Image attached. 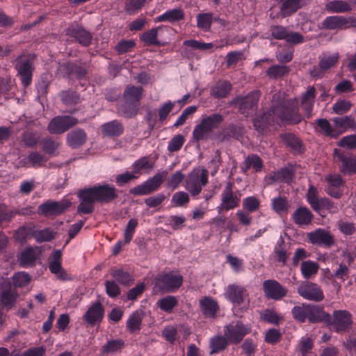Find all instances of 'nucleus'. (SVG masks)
Returning a JSON list of instances; mask_svg holds the SVG:
<instances>
[{
  "mask_svg": "<svg viewBox=\"0 0 356 356\" xmlns=\"http://www.w3.org/2000/svg\"><path fill=\"white\" fill-rule=\"evenodd\" d=\"M297 292L303 298L314 302H321L325 298L321 287L317 284L311 282H302L298 287Z\"/></svg>",
  "mask_w": 356,
  "mask_h": 356,
  "instance_id": "18",
  "label": "nucleus"
},
{
  "mask_svg": "<svg viewBox=\"0 0 356 356\" xmlns=\"http://www.w3.org/2000/svg\"><path fill=\"white\" fill-rule=\"evenodd\" d=\"M42 151L50 156L58 154L57 150L61 145V142L52 137L48 136L41 140Z\"/></svg>",
  "mask_w": 356,
  "mask_h": 356,
  "instance_id": "46",
  "label": "nucleus"
},
{
  "mask_svg": "<svg viewBox=\"0 0 356 356\" xmlns=\"http://www.w3.org/2000/svg\"><path fill=\"white\" fill-rule=\"evenodd\" d=\"M124 131L122 123L118 120H113L102 125L103 135L110 138H118L124 133Z\"/></svg>",
  "mask_w": 356,
  "mask_h": 356,
  "instance_id": "35",
  "label": "nucleus"
},
{
  "mask_svg": "<svg viewBox=\"0 0 356 356\" xmlns=\"http://www.w3.org/2000/svg\"><path fill=\"white\" fill-rule=\"evenodd\" d=\"M183 276L170 271L158 274L154 278L153 290L155 293H173L183 284Z\"/></svg>",
  "mask_w": 356,
  "mask_h": 356,
  "instance_id": "5",
  "label": "nucleus"
},
{
  "mask_svg": "<svg viewBox=\"0 0 356 356\" xmlns=\"http://www.w3.org/2000/svg\"><path fill=\"white\" fill-rule=\"evenodd\" d=\"M254 129L260 134L267 133L270 127L276 124V120L270 111V108L266 112L257 115L252 120Z\"/></svg>",
  "mask_w": 356,
  "mask_h": 356,
  "instance_id": "22",
  "label": "nucleus"
},
{
  "mask_svg": "<svg viewBox=\"0 0 356 356\" xmlns=\"http://www.w3.org/2000/svg\"><path fill=\"white\" fill-rule=\"evenodd\" d=\"M224 118L220 113H213L202 118L193 131V139L195 142L207 140L208 135L215 129H218L223 122Z\"/></svg>",
  "mask_w": 356,
  "mask_h": 356,
  "instance_id": "8",
  "label": "nucleus"
},
{
  "mask_svg": "<svg viewBox=\"0 0 356 356\" xmlns=\"http://www.w3.org/2000/svg\"><path fill=\"white\" fill-rule=\"evenodd\" d=\"M234 183L229 181L221 193V202L218 207V212L228 211L240 205L241 193L239 191H234Z\"/></svg>",
  "mask_w": 356,
  "mask_h": 356,
  "instance_id": "10",
  "label": "nucleus"
},
{
  "mask_svg": "<svg viewBox=\"0 0 356 356\" xmlns=\"http://www.w3.org/2000/svg\"><path fill=\"white\" fill-rule=\"evenodd\" d=\"M168 172L164 170L156 173L143 184L137 185L129 190V194L135 196L146 195L156 191L164 182Z\"/></svg>",
  "mask_w": 356,
  "mask_h": 356,
  "instance_id": "11",
  "label": "nucleus"
},
{
  "mask_svg": "<svg viewBox=\"0 0 356 356\" xmlns=\"http://www.w3.org/2000/svg\"><path fill=\"white\" fill-rule=\"evenodd\" d=\"M87 139L88 136L85 130L81 128H76L67 134L66 142L72 149H78L86 143Z\"/></svg>",
  "mask_w": 356,
  "mask_h": 356,
  "instance_id": "30",
  "label": "nucleus"
},
{
  "mask_svg": "<svg viewBox=\"0 0 356 356\" xmlns=\"http://www.w3.org/2000/svg\"><path fill=\"white\" fill-rule=\"evenodd\" d=\"M143 316L140 312L135 311L129 317L126 327L129 333L133 334L141 330Z\"/></svg>",
  "mask_w": 356,
  "mask_h": 356,
  "instance_id": "47",
  "label": "nucleus"
},
{
  "mask_svg": "<svg viewBox=\"0 0 356 356\" xmlns=\"http://www.w3.org/2000/svg\"><path fill=\"white\" fill-rule=\"evenodd\" d=\"M22 57V56H19L17 58L15 68L17 71L18 75L20 76L22 86L24 88H27L32 83L34 67L29 59L21 60Z\"/></svg>",
  "mask_w": 356,
  "mask_h": 356,
  "instance_id": "21",
  "label": "nucleus"
},
{
  "mask_svg": "<svg viewBox=\"0 0 356 356\" xmlns=\"http://www.w3.org/2000/svg\"><path fill=\"white\" fill-rule=\"evenodd\" d=\"M12 284L15 289L17 287H24L28 285L31 282V277L29 275L24 272L15 273L12 277Z\"/></svg>",
  "mask_w": 356,
  "mask_h": 356,
  "instance_id": "60",
  "label": "nucleus"
},
{
  "mask_svg": "<svg viewBox=\"0 0 356 356\" xmlns=\"http://www.w3.org/2000/svg\"><path fill=\"white\" fill-rule=\"evenodd\" d=\"M332 122L335 129L340 132V135L348 129L355 130L356 129V120L353 115L335 117L332 118Z\"/></svg>",
  "mask_w": 356,
  "mask_h": 356,
  "instance_id": "32",
  "label": "nucleus"
},
{
  "mask_svg": "<svg viewBox=\"0 0 356 356\" xmlns=\"http://www.w3.org/2000/svg\"><path fill=\"white\" fill-rule=\"evenodd\" d=\"M18 293L8 278L0 281V304L6 310L11 309L16 302Z\"/></svg>",
  "mask_w": 356,
  "mask_h": 356,
  "instance_id": "14",
  "label": "nucleus"
},
{
  "mask_svg": "<svg viewBox=\"0 0 356 356\" xmlns=\"http://www.w3.org/2000/svg\"><path fill=\"white\" fill-rule=\"evenodd\" d=\"M61 67L70 79L74 77L80 82L87 79L88 69L85 65L77 62L67 61L63 63Z\"/></svg>",
  "mask_w": 356,
  "mask_h": 356,
  "instance_id": "26",
  "label": "nucleus"
},
{
  "mask_svg": "<svg viewBox=\"0 0 356 356\" xmlns=\"http://www.w3.org/2000/svg\"><path fill=\"white\" fill-rule=\"evenodd\" d=\"M57 232L50 228H44L42 230H34L33 237L38 243L51 241L56 236Z\"/></svg>",
  "mask_w": 356,
  "mask_h": 356,
  "instance_id": "55",
  "label": "nucleus"
},
{
  "mask_svg": "<svg viewBox=\"0 0 356 356\" xmlns=\"http://www.w3.org/2000/svg\"><path fill=\"white\" fill-rule=\"evenodd\" d=\"M79 123V120L71 115H58L51 120L47 131L51 134H61Z\"/></svg>",
  "mask_w": 356,
  "mask_h": 356,
  "instance_id": "15",
  "label": "nucleus"
},
{
  "mask_svg": "<svg viewBox=\"0 0 356 356\" xmlns=\"http://www.w3.org/2000/svg\"><path fill=\"white\" fill-rule=\"evenodd\" d=\"M59 97L62 103L67 106L76 105L81 102L80 95L72 90H62Z\"/></svg>",
  "mask_w": 356,
  "mask_h": 356,
  "instance_id": "49",
  "label": "nucleus"
},
{
  "mask_svg": "<svg viewBox=\"0 0 356 356\" xmlns=\"http://www.w3.org/2000/svg\"><path fill=\"white\" fill-rule=\"evenodd\" d=\"M185 18V14L181 8H175L169 10L163 14L157 16L154 21L155 22H168L171 24L180 22L184 20Z\"/></svg>",
  "mask_w": 356,
  "mask_h": 356,
  "instance_id": "39",
  "label": "nucleus"
},
{
  "mask_svg": "<svg viewBox=\"0 0 356 356\" xmlns=\"http://www.w3.org/2000/svg\"><path fill=\"white\" fill-rule=\"evenodd\" d=\"M292 218L299 226L308 225L312 222L314 215L307 207H300L293 213Z\"/></svg>",
  "mask_w": 356,
  "mask_h": 356,
  "instance_id": "38",
  "label": "nucleus"
},
{
  "mask_svg": "<svg viewBox=\"0 0 356 356\" xmlns=\"http://www.w3.org/2000/svg\"><path fill=\"white\" fill-rule=\"evenodd\" d=\"M316 90L314 86H309L307 91L302 95L300 105L305 112V117L308 119L312 118Z\"/></svg>",
  "mask_w": 356,
  "mask_h": 356,
  "instance_id": "29",
  "label": "nucleus"
},
{
  "mask_svg": "<svg viewBox=\"0 0 356 356\" xmlns=\"http://www.w3.org/2000/svg\"><path fill=\"white\" fill-rule=\"evenodd\" d=\"M325 325L337 333L348 332L353 325V315L346 309L334 310L332 315L328 313Z\"/></svg>",
  "mask_w": 356,
  "mask_h": 356,
  "instance_id": "7",
  "label": "nucleus"
},
{
  "mask_svg": "<svg viewBox=\"0 0 356 356\" xmlns=\"http://www.w3.org/2000/svg\"><path fill=\"white\" fill-rule=\"evenodd\" d=\"M224 335L231 344H239L247 334L250 333V327L242 321H237L224 327Z\"/></svg>",
  "mask_w": 356,
  "mask_h": 356,
  "instance_id": "12",
  "label": "nucleus"
},
{
  "mask_svg": "<svg viewBox=\"0 0 356 356\" xmlns=\"http://www.w3.org/2000/svg\"><path fill=\"white\" fill-rule=\"evenodd\" d=\"M282 140L293 150L301 152L302 143L300 139L292 133H285L280 136Z\"/></svg>",
  "mask_w": 356,
  "mask_h": 356,
  "instance_id": "50",
  "label": "nucleus"
},
{
  "mask_svg": "<svg viewBox=\"0 0 356 356\" xmlns=\"http://www.w3.org/2000/svg\"><path fill=\"white\" fill-rule=\"evenodd\" d=\"M263 291L266 298L280 300L287 294V289L275 280H266L263 282Z\"/></svg>",
  "mask_w": 356,
  "mask_h": 356,
  "instance_id": "20",
  "label": "nucleus"
},
{
  "mask_svg": "<svg viewBox=\"0 0 356 356\" xmlns=\"http://www.w3.org/2000/svg\"><path fill=\"white\" fill-rule=\"evenodd\" d=\"M146 0H127L124 3V10L129 15H134L145 6Z\"/></svg>",
  "mask_w": 356,
  "mask_h": 356,
  "instance_id": "59",
  "label": "nucleus"
},
{
  "mask_svg": "<svg viewBox=\"0 0 356 356\" xmlns=\"http://www.w3.org/2000/svg\"><path fill=\"white\" fill-rule=\"evenodd\" d=\"M296 164L289 163L287 166L278 170H275L269 174L268 179L272 182H282L290 184L293 182L296 175Z\"/></svg>",
  "mask_w": 356,
  "mask_h": 356,
  "instance_id": "24",
  "label": "nucleus"
},
{
  "mask_svg": "<svg viewBox=\"0 0 356 356\" xmlns=\"http://www.w3.org/2000/svg\"><path fill=\"white\" fill-rule=\"evenodd\" d=\"M138 224L136 218H131L128 221L124 232V243L129 244L131 241Z\"/></svg>",
  "mask_w": 356,
  "mask_h": 356,
  "instance_id": "61",
  "label": "nucleus"
},
{
  "mask_svg": "<svg viewBox=\"0 0 356 356\" xmlns=\"http://www.w3.org/2000/svg\"><path fill=\"white\" fill-rule=\"evenodd\" d=\"M318 269L319 265L318 263L311 260L302 261L300 265L301 273L305 279H309L316 275Z\"/></svg>",
  "mask_w": 356,
  "mask_h": 356,
  "instance_id": "52",
  "label": "nucleus"
},
{
  "mask_svg": "<svg viewBox=\"0 0 356 356\" xmlns=\"http://www.w3.org/2000/svg\"><path fill=\"white\" fill-rule=\"evenodd\" d=\"M178 305V300L175 296H167L161 298L157 302V306L159 309L166 313H170L173 309Z\"/></svg>",
  "mask_w": 356,
  "mask_h": 356,
  "instance_id": "54",
  "label": "nucleus"
},
{
  "mask_svg": "<svg viewBox=\"0 0 356 356\" xmlns=\"http://www.w3.org/2000/svg\"><path fill=\"white\" fill-rule=\"evenodd\" d=\"M291 314L294 320L300 323L325 324L326 317H328V313L325 311L323 306L306 302L294 306Z\"/></svg>",
  "mask_w": 356,
  "mask_h": 356,
  "instance_id": "4",
  "label": "nucleus"
},
{
  "mask_svg": "<svg viewBox=\"0 0 356 356\" xmlns=\"http://www.w3.org/2000/svg\"><path fill=\"white\" fill-rule=\"evenodd\" d=\"M325 180L327 184L325 189V193L334 198H341L343 195L342 187L346 183L341 175L339 174H330L325 177Z\"/></svg>",
  "mask_w": 356,
  "mask_h": 356,
  "instance_id": "23",
  "label": "nucleus"
},
{
  "mask_svg": "<svg viewBox=\"0 0 356 356\" xmlns=\"http://www.w3.org/2000/svg\"><path fill=\"white\" fill-rule=\"evenodd\" d=\"M25 165H29L33 168H41L44 165L48 159L37 151L30 152L26 158Z\"/></svg>",
  "mask_w": 356,
  "mask_h": 356,
  "instance_id": "48",
  "label": "nucleus"
},
{
  "mask_svg": "<svg viewBox=\"0 0 356 356\" xmlns=\"http://www.w3.org/2000/svg\"><path fill=\"white\" fill-rule=\"evenodd\" d=\"M307 238L309 243L318 246L331 248L335 244L334 236L329 231L322 228L307 233Z\"/></svg>",
  "mask_w": 356,
  "mask_h": 356,
  "instance_id": "19",
  "label": "nucleus"
},
{
  "mask_svg": "<svg viewBox=\"0 0 356 356\" xmlns=\"http://www.w3.org/2000/svg\"><path fill=\"white\" fill-rule=\"evenodd\" d=\"M346 22V17L344 16H327L322 22L321 29L325 30L344 29Z\"/></svg>",
  "mask_w": 356,
  "mask_h": 356,
  "instance_id": "40",
  "label": "nucleus"
},
{
  "mask_svg": "<svg viewBox=\"0 0 356 356\" xmlns=\"http://www.w3.org/2000/svg\"><path fill=\"white\" fill-rule=\"evenodd\" d=\"M37 259L35 251L32 247L25 248L19 258V264L22 267L34 264Z\"/></svg>",
  "mask_w": 356,
  "mask_h": 356,
  "instance_id": "58",
  "label": "nucleus"
},
{
  "mask_svg": "<svg viewBox=\"0 0 356 356\" xmlns=\"http://www.w3.org/2000/svg\"><path fill=\"white\" fill-rule=\"evenodd\" d=\"M81 203L77 207L79 213L90 214L95 209V202L108 204L118 198V191L108 184H97L92 187L81 189L78 192Z\"/></svg>",
  "mask_w": 356,
  "mask_h": 356,
  "instance_id": "1",
  "label": "nucleus"
},
{
  "mask_svg": "<svg viewBox=\"0 0 356 356\" xmlns=\"http://www.w3.org/2000/svg\"><path fill=\"white\" fill-rule=\"evenodd\" d=\"M339 58L338 53L333 56H325L319 60L318 66L321 70L326 71L335 66L339 62Z\"/></svg>",
  "mask_w": 356,
  "mask_h": 356,
  "instance_id": "62",
  "label": "nucleus"
},
{
  "mask_svg": "<svg viewBox=\"0 0 356 356\" xmlns=\"http://www.w3.org/2000/svg\"><path fill=\"white\" fill-rule=\"evenodd\" d=\"M270 111L274 113L276 124L279 126L296 125L302 120L296 99H283L273 104Z\"/></svg>",
  "mask_w": 356,
  "mask_h": 356,
  "instance_id": "3",
  "label": "nucleus"
},
{
  "mask_svg": "<svg viewBox=\"0 0 356 356\" xmlns=\"http://www.w3.org/2000/svg\"><path fill=\"white\" fill-rule=\"evenodd\" d=\"M290 72V67L286 65H273L266 70V76L270 79L277 80L282 78Z\"/></svg>",
  "mask_w": 356,
  "mask_h": 356,
  "instance_id": "51",
  "label": "nucleus"
},
{
  "mask_svg": "<svg viewBox=\"0 0 356 356\" xmlns=\"http://www.w3.org/2000/svg\"><path fill=\"white\" fill-rule=\"evenodd\" d=\"M226 296L232 303L241 305L248 296V293L245 287L234 284L227 286Z\"/></svg>",
  "mask_w": 356,
  "mask_h": 356,
  "instance_id": "28",
  "label": "nucleus"
},
{
  "mask_svg": "<svg viewBox=\"0 0 356 356\" xmlns=\"http://www.w3.org/2000/svg\"><path fill=\"white\" fill-rule=\"evenodd\" d=\"M163 26L153 27L140 35L139 39L145 46L164 47L170 44L169 41L158 39L159 32L163 30Z\"/></svg>",
  "mask_w": 356,
  "mask_h": 356,
  "instance_id": "27",
  "label": "nucleus"
},
{
  "mask_svg": "<svg viewBox=\"0 0 356 356\" xmlns=\"http://www.w3.org/2000/svg\"><path fill=\"white\" fill-rule=\"evenodd\" d=\"M34 229L26 226H21L14 233V238L16 241L24 243L29 236H33Z\"/></svg>",
  "mask_w": 356,
  "mask_h": 356,
  "instance_id": "64",
  "label": "nucleus"
},
{
  "mask_svg": "<svg viewBox=\"0 0 356 356\" xmlns=\"http://www.w3.org/2000/svg\"><path fill=\"white\" fill-rule=\"evenodd\" d=\"M208 183V171L207 169L194 168L186 179V189L193 197L199 195L202 187Z\"/></svg>",
  "mask_w": 356,
  "mask_h": 356,
  "instance_id": "9",
  "label": "nucleus"
},
{
  "mask_svg": "<svg viewBox=\"0 0 356 356\" xmlns=\"http://www.w3.org/2000/svg\"><path fill=\"white\" fill-rule=\"evenodd\" d=\"M144 95L141 86L128 85L124 90L122 99L116 106L117 113L126 119L134 118L140 109V101Z\"/></svg>",
  "mask_w": 356,
  "mask_h": 356,
  "instance_id": "2",
  "label": "nucleus"
},
{
  "mask_svg": "<svg viewBox=\"0 0 356 356\" xmlns=\"http://www.w3.org/2000/svg\"><path fill=\"white\" fill-rule=\"evenodd\" d=\"M200 307L202 314L206 318H215L219 306L216 300L211 297L205 296L200 301Z\"/></svg>",
  "mask_w": 356,
  "mask_h": 356,
  "instance_id": "34",
  "label": "nucleus"
},
{
  "mask_svg": "<svg viewBox=\"0 0 356 356\" xmlns=\"http://www.w3.org/2000/svg\"><path fill=\"white\" fill-rule=\"evenodd\" d=\"M229 344V341L225 335H215L209 341L210 354H216L225 350Z\"/></svg>",
  "mask_w": 356,
  "mask_h": 356,
  "instance_id": "45",
  "label": "nucleus"
},
{
  "mask_svg": "<svg viewBox=\"0 0 356 356\" xmlns=\"http://www.w3.org/2000/svg\"><path fill=\"white\" fill-rule=\"evenodd\" d=\"M197 26L205 31H209L213 22V13H199L196 16Z\"/></svg>",
  "mask_w": 356,
  "mask_h": 356,
  "instance_id": "57",
  "label": "nucleus"
},
{
  "mask_svg": "<svg viewBox=\"0 0 356 356\" xmlns=\"http://www.w3.org/2000/svg\"><path fill=\"white\" fill-rule=\"evenodd\" d=\"M65 35L74 38L83 47H89L91 44L92 35L90 32L86 30L78 24H70L65 30Z\"/></svg>",
  "mask_w": 356,
  "mask_h": 356,
  "instance_id": "17",
  "label": "nucleus"
},
{
  "mask_svg": "<svg viewBox=\"0 0 356 356\" xmlns=\"http://www.w3.org/2000/svg\"><path fill=\"white\" fill-rule=\"evenodd\" d=\"M40 136L38 132L31 130L25 131L22 134V142L26 147H35L40 142Z\"/></svg>",
  "mask_w": 356,
  "mask_h": 356,
  "instance_id": "53",
  "label": "nucleus"
},
{
  "mask_svg": "<svg viewBox=\"0 0 356 356\" xmlns=\"http://www.w3.org/2000/svg\"><path fill=\"white\" fill-rule=\"evenodd\" d=\"M110 275L114 280L121 285L130 286L134 282L133 275L123 268H112L110 270Z\"/></svg>",
  "mask_w": 356,
  "mask_h": 356,
  "instance_id": "37",
  "label": "nucleus"
},
{
  "mask_svg": "<svg viewBox=\"0 0 356 356\" xmlns=\"http://www.w3.org/2000/svg\"><path fill=\"white\" fill-rule=\"evenodd\" d=\"M260 207V200L256 196H248L243 199L242 209L250 213L257 211Z\"/></svg>",
  "mask_w": 356,
  "mask_h": 356,
  "instance_id": "56",
  "label": "nucleus"
},
{
  "mask_svg": "<svg viewBox=\"0 0 356 356\" xmlns=\"http://www.w3.org/2000/svg\"><path fill=\"white\" fill-rule=\"evenodd\" d=\"M340 172L343 175H356V155L340 149H334Z\"/></svg>",
  "mask_w": 356,
  "mask_h": 356,
  "instance_id": "13",
  "label": "nucleus"
},
{
  "mask_svg": "<svg viewBox=\"0 0 356 356\" xmlns=\"http://www.w3.org/2000/svg\"><path fill=\"white\" fill-rule=\"evenodd\" d=\"M353 104L349 100L339 99L332 106L333 112L337 115H343L348 112Z\"/></svg>",
  "mask_w": 356,
  "mask_h": 356,
  "instance_id": "63",
  "label": "nucleus"
},
{
  "mask_svg": "<svg viewBox=\"0 0 356 356\" xmlns=\"http://www.w3.org/2000/svg\"><path fill=\"white\" fill-rule=\"evenodd\" d=\"M125 347V341L122 339H116L108 340L101 348L102 355H107L118 352H121Z\"/></svg>",
  "mask_w": 356,
  "mask_h": 356,
  "instance_id": "44",
  "label": "nucleus"
},
{
  "mask_svg": "<svg viewBox=\"0 0 356 356\" xmlns=\"http://www.w3.org/2000/svg\"><path fill=\"white\" fill-rule=\"evenodd\" d=\"M316 126L314 127L316 131L322 135L331 138H337L340 136V132L333 127L328 120L325 118H319L315 120Z\"/></svg>",
  "mask_w": 356,
  "mask_h": 356,
  "instance_id": "33",
  "label": "nucleus"
},
{
  "mask_svg": "<svg viewBox=\"0 0 356 356\" xmlns=\"http://www.w3.org/2000/svg\"><path fill=\"white\" fill-rule=\"evenodd\" d=\"M325 10L330 13H344L352 10L349 3L343 0H333L325 5Z\"/></svg>",
  "mask_w": 356,
  "mask_h": 356,
  "instance_id": "43",
  "label": "nucleus"
},
{
  "mask_svg": "<svg viewBox=\"0 0 356 356\" xmlns=\"http://www.w3.org/2000/svg\"><path fill=\"white\" fill-rule=\"evenodd\" d=\"M280 12L283 17H289L304 6V0H282Z\"/></svg>",
  "mask_w": 356,
  "mask_h": 356,
  "instance_id": "41",
  "label": "nucleus"
},
{
  "mask_svg": "<svg viewBox=\"0 0 356 356\" xmlns=\"http://www.w3.org/2000/svg\"><path fill=\"white\" fill-rule=\"evenodd\" d=\"M273 254L277 263L281 264L282 266L286 265L291 252L288 251L284 238L282 236H280L274 247Z\"/></svg>",
  "mask_w": 356,
  "mask_h": 356,
  "instance_id": "31",
  "label": "nucleus"
},
{
  "mask_svg": "<svg viewBox=\"0 0 356 356\" xmlns=\"http://www.w3.org/2000/svg\"><path fill=\"white\" fill-rule=\"evenodd\" d=\"M104 307L100 301L93 302L83 316V320L91 327L99 324L104 316Z\"/></svg>",
  "mask_w": 356,
  "mask_h": 356,
  "instance_id": "25",
  "label": "nucleus"
},
{
  "mask_svg": "<svg viewBox=\"0 0 356 356\" xmlns=\"http://www.w3.org/2000/svg\"><path fill=\"white\" fill-rule=\"evenodd\" d=\"M260 96L261 92L255 90L250 92L247 95L236 96L231 100L229 104L236 106L241 115L248 117L257 111Z\"/></svg>",
  "mask_w": 356,
  "mask_h": 356,
  "instance_id": "6",
  "label": "nucleus"
},
{
  "mask_svg": "<svg viewBox=\"0 0 356 356\" xmlns=\"http://www.w3.org/2000/svg\"><path fill=\"white\" fill-rule=\"evenodd\" d=\"M232 90V85L227 80H220L210 90V95L215 99L226 98Z\"/></svg>",
  "mask_w": 356,
  "mask_h": 356,
  "instance_id": "36",
  "label": "nucleus"
},
{
  "mask_svg": "<svg viewBox=\"0 0 356 356\" xmlns=\"http://www.w3.org/2000/svg\"><path fill=\"white\" fill-rule=\"evenodd\" d=\"M71 204V202L66 200L58 202L49 200L40 204L38 210L40 214L46 217L56 216L65 213Z\"/></svg>",
  "mask_w": 356,
  "mask_h": 356,
  "instance_id": "16",
  "label": "nucleus"
},
{
  "mask_svg": "<svg viewBox=\"0 0 356 356\" xmlns=\"http://www.w3.org/2000/svg\"><path fill=\"white\" fill-rule=\"evenodd\" d=\"M154 168V163L150 162L149 156H145L136 160L132 164V172L138 175V178L143 172H149Z\"/></svg>",
  "mask_w": 356,
  "mask_h": 356,
  "instance_id": "42",
  "label": "nucleus"
}]
</instances>
